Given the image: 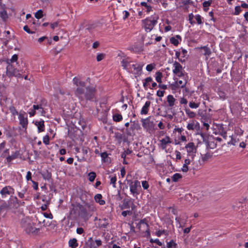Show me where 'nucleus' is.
Listing matches in <instances>:
<instances>
[{"mask_svg": "<svg viewBox=\"0 0 248 248\" xmlns=\"http://www.w3.org/2000/svg\"><path fill=\"white\" fill-rule=\"evenodd\" d=\"M73 82L77 88L75 94L78 98L88 100H93L97 92L96 86L90 84L89 78H73Z\"/></svg>", "mask_w": 248, "mask_h": 248, "instance_id": "1", "label": "nucleus"}, {"mask_svg": "<svg viewBox=\"0 0 248 248\" xmlns=\"http://www.w3.org/2000/svg\"><path fill=\"white\" fill-rule=\"evenodd\" d=\"M22 227L25 232L29 234L35 235L40 232V228H35V224L30 220L22 221Z\"/></svg>", "mask_w": 248, "mask_h": 248, "instance_id": "2", "label": "nucleus"}, {"mask_svg": "<svg viewBox=\"0 0 248 248\" xmlns=\"http://www.w3.org/2000/svg\"><path fill=\"white\" fill-rule=\"evenodd\" d=\"M158 18L157 16L154 17L151 16L142 20L146 31L150 32L153 30L156 24Z\"/></svg>", "mask_w": 248, "mask_h": 248, "instance_id": "3", "label": "nucleus"}, {"mask_svg": "<svg viewBox=\"0 0 248 248\" xmlns=\"http://www.w3.org/2000/svg\"><path fill=\"white\" fill-rule=\"evenodd\" d=\"M129 72H131L135 75V77L137 78L141 76L142 73V69L144 65L142 63H133Z\"/></svg>", "mask_w": 248, "mask_h": 248, "instance_id": "4", "label": "nucleus"}, {"mask_svg": "<svg viewBox=\"0 0 248 248\" xmlns=\"http://www.w3.org/2000/svg\"><path fill=\"white\" fill-rule=\"evenodd\" d=\"M173 80L172 82H169V86L172 90L183 88L186 84V80L185 78H183L182 80H178V78H173Z\"/></svg>", "mask_w": 248, "mask_h": 248, "instance_id": "5", "label": "nucleus"}, {"mask_svg": "<svg viewBox=\"0 0 248 248\" xmlns=\"http://www.w3.org/2000/svg\"><path fill=\"white\" fill-rule=\"evenodd\" d=\"M185 148L187 153L188 157L193 159L197 152V148L195 146L194 143L193 142H189L186 145Z\"/></svg>", "mask_w": 248, "mask_h": 248, "instance_id": "6", "label": "nucleus"}, {"mask_svg": "<svg viewBox=\"0 0 248 248\" xmlns=\"http://www.w3.org/2000/svg\"><path fill=\"white\" fill-rule=\"evenodd\" d=\"M129 184L130 191L133 196L139 194L138 192V187L140 186V182L138 180L132 181L130 180H127Z\"/></svg>", "mask_w": 248, "mask_h": 248, "instance_id": "7", "label": "nucleus"}, {"mask_svg": "<svg viewBox=\"0 0 248 248\" xmlns=\"http://www.w3.org/2000/svg\"><path fill=\"white\" fill-rule=\"evenodd\" d=\"M18 119L19 124L23 128L26 129L28 124L27 114L24 111L20 112L19 113Z\"/></svg>", "mask_w": 248, "mask_h": 248, "instance_id": "8", "label": "nucleus"}, {"mask_svg": "<svg viewBox=\"0 0 248 248\" xmlns=\"http://www.w3.org/2000/svg\"><path fill=\"white\" fill-rule=\"evenodd\" d=\"M14 189L9 186H4L0 191V194L2 198H6L7 195L14 194Z\"/></svg>", "mask_w": 248, "mask_h": 248, "instance_id": "9", "label": "nucleus"}, {"mask_svg": "<svg viewBox=\"0 0 248 248\" xmlns=\"http://www.w3.org/2000/svg\"><path fill=\"white\" fill-rule=\"evenodd\" d=\"M171 142L170 138L169 136H166L165 138L160 140L159 147L162 150H166L167 145L171 143Z\"/></svg>", "mask_w": 248, "mask_h": 248, "instance_id": "10", "label": "nucleus"}, {"mask_svg": "<svg viewBox=\"0 0 248 248\" xmlns=\"http://www.w3.org/2000/svg\"><path fill=\"white\" fill-rule=\"evenodd\" d=\"M173 66L174 67V69L173 70V73L179 77L182 76L183 68L179 62H175Z\"/></svg>", "mask_w": 248, "mask_h": 248, "instance_id": "11", "label": "nucleus"}, {"mask_svg": "<svg viewBox=\"0 0 248 248\" xmlns=\"http://www.w3.org/2000/svg\"><path fill=\"white\" fill-rule=\"evenodd\" d=\"M129 49L131 51L138 53H140L143 50V46L141 45H139L138 44H135L130 47Z\"/></svg>", "mask_w": 248, "mask_h": 248, "instance_id": "12", "label": "nucleus"}, {"mask_svg": "<svg viewBox=\"0 0 248 248\" xmlns=\"http://www.w3.org/2000/svg\"><path fill=\"white\" fill-rule=\"evenodd\" d=\"M132 64L131 62H129L127 59H123L121 61V64L124 69L127 70L128 72L131 69Z\"/></svg>", "mask_w": 248, "mask_h": 248, "instance_id": "13", "label": "nucleus"}, {"mask_svg": "<svg viewBox=\"0 0 248 248\" xmlns=\"http://www.w3.org/2000/svg\"><path fill=\"white\" fill-rule=\"evenodd\" d=\"M176 100L172 95L170 94L167 97V102L169 107H173L175 104Z\"/></svg>", "mask_w": 248, "mask_h": 248, "instance_id": "14", "label": "nucleus"}, {"mask_svg": "<svg viewBox=\"0 0 248 248\" xmlns=\"http://www.w3.org/2000/svg\"><path fill=\"white\" fill-rule=\"evenodd\" d=\"M151 105V102L149 101H146L144 104V105L142 107L140 114L141 115H145L147 114L148 112L149 108Z\"/></svg>", "mask_w": 248, "mask_h": 248, "instance_id": "15", "label": "nucleus"}, {"mask_svg": "<svg viewBox=\"0 0 248 248\" xmlns=\"http://www.w3.org/2000/svg\"><path fill=\"white\" fill-rule=\"evenodd\" d=\"M18 155L19 153L18 151L12 153L11 155H8L6 158V162L10 163L12 161L17 158Z\"/></svg>", "mask_w": 248, "mask_h": 248, "instance_id": "16", "label": "nucleus"}, {"mask_svg": "<svg viewBox=\"0 0 248 248\" xmlns=\"http://www.w3.org/2000/svg\"><path fill=\"white\" fill-rule=\"evenodd\" d=\"M35 125L37 126L38 132L40 133L45 131V124L43 120L35 122Z\"/></svg>", "mask_w": 248, "mask_h": 248, "instance_id": "17", "label": "nucleus"}, {"mask_svg": "<svg viewBox=\"0 0 248 248\" xmlns=\"http://www.w3.org/2000/svg\"><path fill=\"white\" fill-rule=\"evenodd\" d=\"M150 117H148L146 119H142L141 120V122L142 123V125L143 127V128L145 129H148L150 127V124L152 123L150 121Z\"/></svg>", "mask_w": 248, "mask_h": 248, "instance_id": "18", "label": "nucleus"}, {"mask_svg": "<svg viewBox=\"0 0 248 248\" xmlns=\"http://www.w3.org/2000/svg\"><path fill=\"white\" fill-rule=\"evenodd\" d=\"M188 158H186L185 160V163L182 168V170L183 172H187L188 170V165H189L190 162L193 161V159H191L190 157H188Z\"/></svg>", "mask_w": 248, "mask_h": 248, "instance_id": "19", "label": "nucleus"}, {"mask_svg": "<svg viewBox=\"0 0 248 248\" xmlns=\"http://www.w3.org/2000/svg\"><path fill=\"white\" fill-rule=\"evenodd\" d=\"M207 147L210 149H214L216 147L217 143L215 142V139L213 138H210L207 141Z\"/></svg>", "mask_w": 248, "mask_h": 248, "instance_id": "20", "label": "nucleus"}, {"mask_svg": "<svg viewBox=\"0 0 248 248\" xmlns=\"http://www.w3.org/2000/svg\"><path fill=\"white\" fill-rule=\"evenodd\" d=\"M94 200L95 202L98 203L100 205H103L105 204V201L102 200V196L101 194H97L94 196Z\"/></svg>", "mask_w": 248, "mask_h": 248, "instance_id": "21", "label": "nucleus"}, {"mask_svg": "<svg viewBox=\"0 0 248 248\" xmlns=\"http://www.w3.org/2000/svg\"><path fill=\"white\" fill-rule=\"evenodd\" d=\"M185 107V111L186 114L188 116L189 118H194L196 117V114L194 111H191L189 108Z\"/></svg>", "mask_w": 248, "mask_h": 248, "instance_id": "22", "label": "nucleus"}, {"mask_svg": "<svg viewBox=\"0 0 248 248\" xmlns=\"http://www.w3.org/2000/svg\"><path fill=\"white\" fill-rule=\"evenodd\" d=\"M10 208L9 205L5 201H2L0 205V214L3 211L7 210Z\"/></svg>", "mask_w": 248, "mask_h": 248, "instance_id": "23", "label": "nucleus"}, {"mask_svg": "<svg viewBox=\"0 0 248 248\" xmlns=\"http://www.w3.org/2000/svg\"><path fill=\"white\" fill-rule=\"evenodd\" d=\"M175 220L178 223V224L180 225V227H183L185 224L186 223V220L183 219L180 217H177L175 218Z\"/></svg>", "mask_w": 248, "mask_h": 248, "instance_id": "24", "label": "nucleus"}, {"mask_svg": "<svg viewBox=\"0 0 248 248\" xmlns=\"http://www.w3.org/2000/svg\"><path fill=\"white\" fill-rule=\"evenodd\" d=\"M152 81V78H145L143 82V86L145 90H147L148 88H151L150 83Z\"/></svg>", "mask_w": 248, "mask_h": 248, "instance_id": "25", "label": "nucleus"}, {"mask_svg": "<svg viewBox=\"0 0 248 248\" xmlns=\"http://www.w3.org/2000/svg\"><path fill=\"white\" fill-rule=\"evenodd\" d=\"M212 2V0H209L208 1H204L202 3V6L203 7V10L205 12H207L209 8L208 7L211 5Z\"/></svg>", "mask_w": 248, "mask_h": 248, "instance_id": "26", "label": "nucleus"}, {"mask_svg": "<svg viewBox=\"0 0 248 248\" xmlns=\"http://www.w3.org/2000/svg\"><path fill=\"white\" fill-rule=\"evenodd\" d=\"M130 201L129 200H127L126 199L124 200L123 204L121 206V209H128L130 208Z\"/></svg>", "mask_w": 248, "mask_h": 248, "instance_id": "27", "label": "nucleus"}, {"mask_svg": "<svg viewBox=\"0 0 248 248\" xmlns=\"http://www.w3.org/2000/svg\"><path fill=\"white\" fill-rule=\"evenodd\" d=\"M69 246L72 248H76L78 246L77 239L75 238L70 239L69 241Z\"/></svg>", "mask_w": 248, "mask_h": 248, "instance_id": "28", "label": "nucleus"}, {"mask_svg": "<svg viewBox=\"0 0 248 248\" xmlns=\"http://www.w3.org/2000/svg\"><path fill=\"white\" fill-rule=\"evenodd\" d=\"M102 160L104 162H108L109 161V158L108 157V154L107 152H103L100 154Z\"/></svg>", "mask_w": 248, "mask_h": 248, "instance_id": "29", "label": "nucleus"}, {"mask_svg": "<svg viewBox=\"0 0 248 248\" xmlns=\"http://www.w3.org/2000/svg\"><path fill=\"white\" fill-rule=\"evenodd\" d=\"M177 246V244L173 240H171L170 242L167 243V248H176Z\"/></svg>", "mask_w": 248, "mask_h": 248, "instance_id": "30", "label": "nucleus"}, {"mask_svg": "<svg viewBox=\"0 0 248 248\" xmlns=\"http://www.w3.org/2000/svg\"><path fill=\"white\" fill-rule=\"evenodd\" d=\"M122 119L123 116L120 114L116 113L113 116V120L115 122H118L121 121Z\"/></svg>", "mask_w": 248, "mask_h": 248, "instance_id": "31", "label": "nucleus"}, {"mask_svg": "<svg viewBox=\"0 0 248 248\" xmlns=\"http://www.w3.org/2000/svg\"><path fill=\"white\" fill-rule=\"evenodd\" d=\"M212 155L209 153H207L205 154L202 155V159L203 161H207L210 158H211Z\"/></svg>", "mask_w": 248, "mask_h": 248, "instance_id": "32", "label": "nucleus"}, {"mask_svg": "<svg viewBox=\"0 0 248 248\" xmlns=\"http://www.w3.org/2000/svg\"><path fill=\"white\" fill-rule=\"evenodd\" d=\"M200 48L204 50V55L205 56H209L211 53L210 49L207 46H202Z\"/></svg>", "mask_w": 248, "mask_h": 248, "instance_id": "33", "label": "nucleus"}, {"mask_svg": "<svg viewBox=\"0 0 248 248\" xmlns=\"http://www.w3.org/2000/svg\"><path fill=\"white\" fill-rule=\"evenodd\" d=\"M109 177L110 178V184H112L113 187H116V176L115 175H111Z\"/></svg>", "mask_w": 248, "mask_h": 248, "instance_id": "34", "label": "nucleus"}, {"mask_svg": "<svg viewBox=\"0 0 248 248\" xmlns=\"http://www.w3.org/2000/svg\"><path fill=\"white\" fill-rule=\"evenodd\" d=\"M186 127L187 129L189 130H194L196 127L195 122L194 121H192L190 123L187 124Z\"/></svg>", "mask_w": 248, "mask_h": 248, "instance_id": "35", "label": "nucleus"}, {"mask_svg": "<svg viewBox=\"0 0 248 248\" xmlns=\"http://www.w3.org/2000/svg\"><path fill=\"white\" fill-rule=\"evenodd\" d=\"M140 5L146 8V12L147 13H149L152 10V7L150 5H148L146 2H141Z\"/></svg>", "mask_w": 248, "mask_h": 248, "instance_id": "36", "label": "nucleus"}, {"mask_svg": "<svg viewBox=\"0 0 248 248\" xmlns=\"http://www.w3.org/2000/svg\"><path fill=\"white\" fill-rule=\"evenodd\" d=\"M0 16L3 20H6L8 17L7 12L4 10L0 12Z\"/></svg>", "mask_w": 248, "mask_h": 248, "instance_id": "37", "label": "nucleus"}, {"mask_svg": "<svg viewBox=\"0 0 248 248\" xmlns=\"http://www.w3.org/2000/svg\"><path fill=\"white\" fill-rule=\"evenodd\" d=\"M182 178V175L179 173H175L171 177L173 182H177L179 179Z\"/></svg>", "mask_w": 248, "mask_h": 248, "instance_id": "38", "label": "nucleus"}, {"mask_svg": "<svg viewBox=\"0 0 248 248\" xmlns=\"http://www.w3.org/2000/svg\"><path fill=\"white\" fill-rule=\"evenodd\" d=\"M88 176L89 181L93 182L96 177V174L94 172H91L88 174Z\"/></svg>", "mask_w": 248, "mask_h": 248, "instance_id": "39", "label": "nucleus"}, {"mask_svg": "<svg viewBox=\"0 0 248 248\" xmlns=\"http://www.w3.org/2000/svg\"><path fill=\"white\" fill-rule=\"evenodd\" d=\"M161 79L162 78H156V81L159 83L158 86H159V88H160L161 89H162L164 90L166 89L167 88V85L163 84H161Z\"/></svg>", "mask_w": 248, "mask_h": 248, "instance_id": "40", "label": "nucleus"}, {"mask_svg": "<svg viewBox=\"0 0 248 248\" xmlns=\"http://www.w3.org/2000/svg\"><path fill=\"white\" fill-rule=\"evenodd\" d=\"M200 106V103H196L193 101H190L189 103V106L191 108H197Z\"/></svg>", "mask_w": 248, "mask_h": 248, "instance_id": "41", "label": "nucleus"}, {"mask_svg": "<svg viewBox=\"0 0 248 248\" xmlns=\"http://www.w3.org/2000/svg\"><path fill=\"white\" fill-rule=\"evenodd\" d=\"M43 12L42 10H39L35 14V17L37 19H40L43 16Z\"/></svg>", "mask_w": 248, "mask_h": 248, "instance_id": "42", "label": "nucleus"}, {"mask_svg": "<svg viewBox=\"0 0 248 248\" xmlns=\"http://www.w3.org/2000/svg\"><path fill=\"white\" fill-rule=\"evenodd\" d=\"M170 42L175 46H177L179 43L178 39H176L174 37H172L170 38Z\"/></svg>", "mask_w": 248, "mask_h": 248, "instance_id": "43", "label": "nucleus"}, {"mask_svg": "<svg viewBox=\"0 0 248 248\" xmlns=\"http://www.w3.org/2000/svg\"><path fill=\"white\" fill-rule=\"evenodd\" d=\"M179 102L181 105H184V106H186L188 103L187 99L185 97H180Z\"/></svg>", "mask_w": 248, "mask_h": 248, "instance_id": "44", "label": "nucleus"}, {"mask_svg": "<svg viewBox=\"0 0 248 248\" xmlns=\"http://www.w3.org/2000/svg\"><path fill=\"white\" fill-rule=\"evenodd\" d=\"M8 155H9V149H7L3 151L0 155V157L3 158H6Z\"/></svg>", "mask_w": 248, "mask_h": 248, "instance_id": "45", "label": "nucleus"}, {"mask_svg": "<svg viewBox=\"0 0 248 248\" xmlns=\"http://www.w3.org/2000/svg\"><path fill=\"white\" fill-rule=\"evenodd\" d=\"M61 24H60V21H57L53 23L50 24V26L52 29L54 30L55 28L58 27H61Z\"/></svg>", "mask_w": 248, "mask_h": 248, "instance_id": "46", "label": "nucleus"}, {"mask_svg": "<svg viewBox=\"0 0 248 248\" xmlns=\"http://www.w3.org/2000/svg\"><path fill=\"white\" fill-rule=\"evenodd\" d=\"M155 68V64L154 63H151L150 64H148L146 66V69L147 71L150 72L153 70V69Z\"/></svg>", "mask_w": 248, "mask_h": 248, "instance_id": "47", "label": "nucleus"}, {"mask_svg": "<svg viewBox=\"0 0 248 248\" xmlns=\"http://www.w3.org/2000/svg\"><path fill=\"white\" fill-rule=\"evenodd\" d=\"M43 141L46 145H48L49 144V137L48 135H46L43 137Z\"/></svg>", "mask_w": 248, "mask_h": 248, "instance_id": "48", "label": "nucleus"}, {"mask_svg": "<svg viewBox=\"0 0 248 248\" xmlns=\"http://www.w3.org/2000/svg\"><path fill=\"white\" fill-rule=\"evenodd\" d=\"M202 17L200 15H197L195 16V19L198 24H202Z\"/></svg>", "mask_w": 248, "mask_h": 248, "instance_id": "49", "label": "nucleus"}, {"mask_svg": "<svg viewBox=\"0 0 248 248\" xmlns=\"http://www.w3.org/2000/svg\"><path fill=\"white\" fill-rule=\"evenodd\" d=\"M10 112L12 113V114L13 115H19V113H18V111L16 110V108L14 107H10Z\"/></svg>", "mask_w": 248, "mask_h": 248, "instance_id": "50", "label": "nucleus"}, {"mask_svg": "<svg viewBox=\"0 0 248 248\" xmlns=\"http://www.w3.org/2000/svg\"><path fill=\"white\" fill-rule=\"evenodd\" d=\"M235 11L234 13V15H238L241 12L242 10L241 9V6H236L235 7Z\"/></svg>", "mask_w": 248, "mask_h": 248, "instance_id": "51", "label": "nucleus"}, {"mask_svg": "<svg viewBox=\"0 0 248 248\" xmlns=\"http://www.w3.org/2000/svg\"><path fill=\"white\" fill-rule=\"evenodd\" d=\"M141 185L144 189H147L149 187L148 182L147 181H142L141 182Z\"/></svg>", "mask_w": 248, "mask_h": 248, "instance_id": "52", "label": "nucleus"}, {"mask_svg": "<svg viewBox=\"0 0 248 248\" xmlns=\"http://www.w3.org/2000/svg\"><path fill=\"white\" fill-rule=\"evenodd\" d=\"M194 16L192 13L188 15V20L189 21V23L191 25H193L194 23H195V22L193 20V18H194Z\"/></svg>", "mask_w": 248, "mask_h": 248, "instance_id": "53", "label": "nucleus"}, {"mask_svg": "<svg viewBox=\"0 0 248 248\" xmlns=\"http://www.w3.org/2000/svg\"><path fill=\"white\" fill-rule=\"evenodd\" d=\"M218 95L219 96V97L223 100H224L226 98V93L222 91H219L218 92Z\"/></svg>", "mask_w": 248, "mask_h": 248, "instance_id": "54", "label": "nucleus"}, {"mask_svg": "<svg viewBox=\"0 0 248 248\" xmlns=\"http://www.w3.org/2000/svg\"><path fill=\"white\" fill-rule=\"evenodd\" d=\"M239 141V139H236L234 138H232L231 140L229 142V143H231V144L233 145H235L236 143H238V142Z\"/></svg>", "mask_w": 248, "mask_h": 248, "instance_id": "55", "label": "nucleus"}, {"mask_svg": "<svg viewBox=\"0 0 248 248\" xmlns=\"http://www.w3.org/2000/svg\"><path fill=\"white\" fill-rule=\"evenodd\" d=\"M140 224H144L145 225V226H146L147 227V230H146V232L148 234V235H150V231H149V226L148 225L147 223H146L144 220H141L140 221Z\"/></svg>", "mask_w": 248, "mask_h": 248, "instance_id": "56", "label": "nucleus"}, {"mask_svg": "<svg viewBox=\"0 0 248 248\" xmlns=\"http://www.w3.org/2000/svg\"><path fill=\"white\" fill-rule=\"evenodd\" d=\"M167 231L165 230H159L156 232V235L158 237H160L162 234H167L168 233H166Z\"/></svg>", "mask_w": 248, "mask_h": 248, "instance_id": "57", "label": "nucleus"}, {"mask_svg": "<svg viewBox=\"0 0 248 248\" xmlns=\"http://www.w3.org/2000/svg\"><path fill=\"white\" fill-rule=\"evenodd\" d=\"M23 30L26 31L27 32H28V33H30V34H32V33H35L34 31H31L30 29V28H29V27L27 26V25H26L25 26H24L23 27Z\"/></svg>", "mask_w": 248, "mask_h": 248, "instance_id": "58", "label": "nucleus"}, {"mask_svg": "<svg viewBox=\"0 0 248 248\" xmlns=\"http://www.w3.org/2000/svg\"><path fill=\"white\" fill-rule=\"evenodd\" d=\"M234 131H235V133L236 135H239V136L242 135L243 133V131L241 128H236L235 129Z\"/></svg>", "mask_w": 248, "mask_h": 248, "instance_id": "59", "label": "nucleus"}, {"mask_svg": "<svg viewBox=\"0 0 248 248\" xmlns=\"http://www.w3.org/2000/svg\"><path fill=\"white\" fill-rule=\"evenodd\" d=\"M182 3L184 5H193V2L191 0H184L182 1Z\"/></svg>", "mask_w": 248, "mask_h": 248, "instance_id": "60", "label": "nucleus"}, {"mask_svg": "<svg viewBox=\"0 0 248 248\" xmlns=\"http://www.w3.org/2000/svg\"><path fill=\"white\" fill-rule=\"evenodd\" d=\"M105 55L104 54H98L96 57L97 62H100L104 58Z\"/></svg>", "mask_w": 248, "mask_h": 248, "instance_id": "61", "label": "nucleus"}, {"mask_svg": "<svg viewBox=\"0 0 248 248\" xmlns=\"http://www.w3.org/2000/svg\"><path fill=\"white\" fill-rule=\"evenodd\" d=\"M26 180L27 181H32V180H31V171H28L27 173V175H26Z\"/></svg>", "mask_w": 248, "mask_h": 248, "instance_id": "62", "label": "nucleus"}, {"mask_svg": "<svg viewBox=\"0 0 248 248\" xmlns=\"http://www.w3.org/2000/svg\"><path fill=\"white\" fill-rule=\"evenodd\" d=\"M131 211L130 210H126L123 211L122 213V215L124 217H126L127 215H131Z\"/></svg>", "mask_w": 248, "mask_h": 248, "instance_id": "63", "label": "nucleus"}, {"mask_svg": "<svg viewBox=\"0 0 248 248\" xmlns=\"http://www.w3.org/2000/svg\"><path fill=\"white\" fill-rule=\"evenodd\" d=\"M175 153L176 154V159H178V160L181 159V153L179 151L176 150L175 151Z\"/></svg>", "mask_w": 248, "mask_h": 248, "instance_id": "64", "label": "nucleus"}]
</instances>
